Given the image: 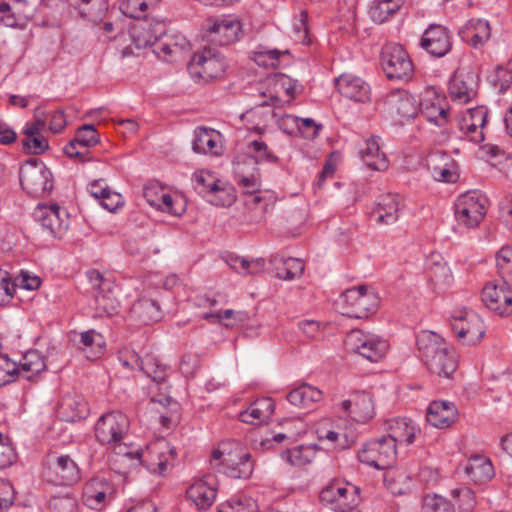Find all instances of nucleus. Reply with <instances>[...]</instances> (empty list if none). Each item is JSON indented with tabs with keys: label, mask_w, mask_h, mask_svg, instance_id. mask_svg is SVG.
Segmentation results:
<instances>
[{
	"label": "nucleus",
	"mask_w": 512,
	"mask_h": 512,
	"mask_svg": "<svg viewBox=\"0 0 512 512\" xmlns=\"http://www.w3.org/2000/svg\"><path fill=\"white\" fill-rule=\"evenodd\" d=\"M133 29V37H137V46H150L153 53L162 61L174 62L180 59L189 50V42L179 33L166 34L165 24L157 21L154 25Z\"/></svg>",
	"instance_id": "f257e3e1"
},
{
	"label": "nucleus",
	"mask_w": 512,
	"mask_h": 512,
	"mask_svg": "<svg viewBox=\"0 0 512 512\" xmlns=\"http://www.w3.org/2000/svg\"><path fill=\"white\" fill-rule=\"evenodd\" d=\"M416 345L420 358L431 373L448 378L456 370L454 356L440 335L421 331L416 336Z\"/></svg>",
	"instance_id": "f03ea898"
},
{
	"label": "nucleus",
	"mask_w": 512,
	"mask_h": 512,
	"mask_svg": "<svg viewBox=\"0 0 512 512\" xmlns=\"http://www.w3.org/2000/svg\"><path fill=\"white\" fill-rule=\"evenodd\" d=\"M210 463L218 472L233 479H248L254 470L251 454L239 443H220L212 451Z\"/></svg>",
	"instance_id": "7ed1b4c3"
},
{
	"label": "nucleus",
	"mask_w": 512,
	"mask_h": 512,
	"mask_svg": "<svg viewBox=\"0 0 512 512\" xmlns=\"http://www.w3.org/2000/svg\"><path fill=\"white\" fill-rule=\"evenodd\" d=\"M360 488L345 479L329 480L319 492L321 505L334 512H349L361 501Z\"/></svg>",
	"instance_id": "20e7f679"
},
{
	"label": "nucleus",
	"mask_w": 512,
	"mask_h": 512,
	"mask_svg": "<svg viewBox=\"0 0 512 512\" xmlns=\"http://www.w3.org/2000/svg\"><path fill=\"white\" fill-rule=\"evenodd\" d=\"M226 68L225 57L210 47L195 53L187 67L191 78L199 83H207L222 77Z\"/></svg>",
	"instance_id": "39448f33"
},
{
	"label": "nucleus",
	"mask_w": 512,
	"mask_h": 512,
	"mask_svg": "<svg viewBox=\"0 0 512 512\" xmlns=\"http://www.w3.org/2000/svg\"><path fill=\"white\" fill-rule=\"evenodd\" d=\"M379 299L376 293L368 290L365 285L344 291L338 300L342 314L350 318L363 319L375 313Z\"/></svg>",
	"instance_id": "423d86ee"
},
{
	"label": "nucleus",
	"mask_w": 512,
	"mask_h": 512,
	"mask_svg": "<svg viewBox=\"0 0 512 512\" xmlns=\"http://www.w3.org/2000/svg\"><path fill=\"white\" fill-rule=\"evenodd\" d=\"M381 67L389 80L409 81L414 75V65L408 52L397 43H387L380 55Z\"/></svg>",
	"instance_id": "0eeeda50"
},
{
	"label": "nucleus",
	"mask_w": 512,
	"mask_h": 512,
	"mask_svg": "<svg viewBox=\"0 0 512 512\" xmlns=\"http://www.w3.org/2000/svg\"><path fill=\"white\" fill-rule=\"evenodd\" d=\"M19 179L23 190L33 197H42L53 189L52 173L38 159H30L20 167Z\"/></svg>",
	"instance_id": "6e6552de"
},
{
	"label": "nucleus",
	"mask_w": 512,
	"mask_h": 512,
	"mask_svg": "<svg viewBox=\"0 0 512 512\" xmlns=\"http://www.w3.org/2000/svg\"><path fill=\"white\" fill-rule=\"evenodd\" d=\"M488 199L478 190L468 191L458 196L454 204L455 218L459 225L477 227L487 213Z\"/></svg>",
	"instance_id": "1a4fd4ad"
},
{
	"label": "nucleus",
	"mask_w": 512,
	"mask_h": 512,
	"mask_svg": "<svg viewBox=\"0 0 512 512\" xmlns=\"http://www.w3.org/2000/svg\"><path fill=\"white\" fill-rule=\"evenodd\" d=\"M345 345L349 351L361 355L370 362L382 360L389 348V344L384 338L360 329L348 333Z\"/></svg>",
	"instance_id": "9d476101"
},
{
	"label": "nucleus",
	"mask_w": 512,
	"mask_h": 512,
	"mask_svg": "<svg viewBox=\"0 0 512 512\" xmlns=\"http://www.w3.org/2000/svg\"><path fill=\"white\" fill-rule=\"evenodd\" d=\"M396 457L397 447L393 444V440L386 436L368 441L358 452V458L362 463L379 470L392 467Z\"/></svg>",
	"instance_id": "9b49d317"
},
{
	"label": "nucleus",
	"mask_w": 512,
	"mask_h": 512,
	"mask_svg": "<svg viewBox=\"0 0 512 512\" xmlns=\"http://www.w3.org/2000/svg\"><path fill=\"white\" fill-rule=\"evenodd\" d=\"M128 431V417L120 411L103 414L95 425V437L106 447L128 439Z\"/></svg>",
	"instance_id": "f8f14e48"
},
{
	"label": "nucleus",
	"mask_w": 512,
	"mask_h": 512,
	"mask_svg": "<svg viewBox=\"0 0 512 512\" xmlns=\"http://www.w3.org/2000/svg\"><path fill=\"white\" fill-rule=\"evenodd\" d=\"M44 475L48 482L57 486H71L81 478L78 465L69 455L50 457Z\"/></svg>",
	"instance_id": "ddd939ff"
},
{
	"label": "nucleus",
	"mask_w": 512,
	"mask_h": 512,
	"mask_svg": "<svg viewBox=\"0 0 512 512\" xmlns=\"http://www.w3.org/2000/svg\"><path fill=\"white\" fill-rule=\"evenodd\" d=\"M451 327L458 340L467 345H475L485 334L482 319L473 311L464 310L454 315Z\"/></svg>",
	"instance_id": "4468645a"
},
{
	"label": "nucleus",
	"mask_w": 512,
	"mask_h": 512,
	"mask_svg": "<svg viewBox=\"0 0 512 512\" xmlns=\"http://www.w3.org/2000/svg\"><path fill=\"white\" fill-rule=\"evenodd\" d=\"M419 45L433 57H444L452 49V32L441 24H430L423 32Z\"/></svg>",
	"instance_id": "2eb2a0df"
},
{
	"label": "nucleus",
	"mask_w": 512,
	"mask_h": 512,
	"mask_svg": "<svg viewBox=\"0 0 512 512\" xmlns=\"http://www.w3.org/2000/svg\"><path fill=\"white\" fill-rule=\"evenodd\" d=\"M510 284L487 283L482 290V302L500 316L512 313V291Z\"/></svg>",
	"instance_id": "dca6fc26"
},
{
	"label": "nucleus",
	"mask_w": 512,
	"mask_h": 512,
	"mask_svg": "<svg viewBox=\"0 0 512 512\" xmlns=\"http://www.w3.org/2000/svg\"><path fill=\"white\" fill-rule=\"evenodd\" d=\"M385 106L391 117L399 122L412 119L419 112V103L405 90L389 93L385 99Z\"/></svg>",
	"instance_id": "f3484780"
},
{
	"label": "nucleus",
	"mask_w": 512,
	"mask_h": 512,
	"mask_svg": "<svg viewBox=\"0 0 512 512\" xmlns=\"http://www.w3.org/2000/svg\"><path fill=\"white\" fill-rule=\"evenodd\" d=\"M176 448L165 439H159L148 447L146 459L150 472L164 475L168 467L173 466L176 459Z\"/></svg>",
	"instance_id": "a211bd4d"
},
{
	"label": "nucleus",
	"mask_w": 512,
	"mask_h": 512,
	"mask_svg": "<svg viewBox=\"0 0 512 512\" xmlns=\"http://www.w3.org/2000/svg\"><path fill=\"white\" fill-rule=\"evenodd\" d=\"M241 33V23L236 18L223 17L216 19L207 28L206 38L214 45L226 46L236 42Z\"/></svg>",
	"instance_id": "6ab92c4d"
},
{
	"label": "nucleus",
	"mask_w": 512,
	"mask_h": 512,
	"mask_svg": "<svg viewBox=\"0 0 512 512\" xmlns=\"http://www.w3.org/2000/svg\"><path fill=\"white\" fill-rule=\"evenodd\" d=\"M217 480L214 475L208 474L194 480L186 491L187 498L199 510H206L212 506L216 499Z\"/></svg>",
	"instance_id": "aec40b11"
},
{
	"label": "nucleus",
	"mask_w": 512,
	"mask_h": 512,
	"mask_svg": "<svg viewBox=\"0 0 512 512\" xmlns=\"http://www.w3.org/2000/svg\"><path fill=\"white\" fill-rule=\"evenodd\" d=\"M426 166L436 181L454 183L459 178L456 163L446 152L434 151L429 153L426 158Z\"/></svg>",
	"instance_id": "412c9836"
},
{
	"label": "nucleus",
	"mask_w": 512,
	"mask_h": 512,
	"mask_svg": "<svg viewBox=\"0 0 512 512\" xmlns=\"http://www.w3.org/2000/svg\"><path fill=\"white\" fill-rule=\"evenodd\" d=\"M382 145L380 136L371 135L359 147L358 155L361 161L371 170L385 171L389 167V160L382 150Z\"/></svg>",
	"instance_id": "4be33fe9"
},
{
	"label": "nucleus",
	"mask_w": 512,
	"mask_h": 512,
	"mask_svg": "<svg viewBox=\"0 0 512 512\" xmlns=\"http://www.w3.org/2000/svg\"><path fill=\"white\" fill-rule=\"evenodd\" d=\"M342 411L352 420L364 423L374 416L372 397L365 391H357L340 404Z\"/></svg>",
	"instance_id": "5701e85b"
},
{
	"label": "nucleus",
	"mask_w": 512,
	"mask_h": 512,
	"mask_svg": "<svg viewBox=\"0 0 512 512\" xmlns=\"http://www.w3.org/2000/svg\"><path fill=\"white\" fill-rule=\"evenodd\" d=\"M60 206L56 203L38 205L33 213L35 220L40 224L42 230L52 237H61L66 230V224L60 217Z\"/></svg>",
	"instance_id": "b1692460"
},
{
	"label": "nucleus",
	"mask_w": 512,
	"mask_h": 512,
	"mask_svg": "<svg viewBox=\"0 0 512 512\" xmlns=\"http://www.w3.org/2000/svg\"><path fill=\"white\" fill-rule=\"evenodd\" d=\"M419 111L426 119L437 126L448 122V107L444 96L435 92H427L419 102Z\"/></svg>",
	"instance_id": "393cba45"
},
{
	"label": "nucleus",
	"mask_w": 512,
	"mask_h": 512,
	"mask_svg": "<svg viewBox=\"0 0 512 512\" xmlns=\"http://www.w3.org/2000/svg\"><path fill=\"white\" fill-rule=\"evenodd\" d=\"M338 92L355 102H366L370 99V87L360 77L342 74L336 79Z\"/></svg>",
	"instance_id": "a878e982"
},
{
	"label": "nucleus",
	"mask_w": 512,
	"mask_h": 512,
	"mask_svg": "<svg viewBox=\"0 0 512 512\" xmlns=\"http://www.w3.org/2000/svg\"><path fill=\"white\" fill-rule=\"evenodd\" d=\"M457 417V409L452 402L432 401L426 413L427 422L436 428L449 427Z\"/></svg>",
	"instance_id": "bb28decb"
},
{
	"label": "nucleus",
	"mask_w": 512,
	"mask_h": 512,
	"mask_svg": "<svg viewBox=\"0 0 512 512\" xmlns=\"http://www.w3.org/2000/svg\"><path fill=\"white\" fill-rule=\"evenodd\" d=\"M451 98L460 104L472 100L477 94V80L472 73L455 75L449 84Z\"/></svg>",
	"instance_id": "cd10ccee"
},
{
	"label": "nucleus",
	"mask_w": 512,
	"mask_h": 512,
	"mask_svg": "<svg viewBox=\"0 0 512 512\" xmlns=\"http://www.w3.org/2000/svg\"><path fill=\"white\" fill-rule=\"evenodd\" d=\"M419 428L414 422L408 418H394L388 422V439L393 440V444L397 447V443H405L410 445L414 442Z\"/></svg>",
	"instance_id": "c85d7f7f"
},
{
	"label": "nucleus",
	"mask_w": 512,
	"mask_h": 512,
	"mask_svg": "<svg viewBox=\"0 0 512 512\" xmlns=\"http://www.w3.org/2000/svg\"><path fill=\"white\" fill-rule=\"evenodd\" d=\"M58 414L66 422H75L87 416L88 404L81 395L67 394L60 402Z\"/></svg>",
	"instance_id": "c756f323"
},
{
	"label": "nucleus",
	"mask_w": 512,
	"mask_h": 512,
	"mask_svg": "<svg viewBox=\"0 0 512 512\" xmlns=\"http://www.w3.org/2000/svg\"><path fill=\"white\" fill-rule=\"evenodd\" d=\"M275 408L272 398L263 397L256 399L250 406L240 413L239 418L248 424H259L267 421L273 414Z\"/></svg>",
	"instance_id": "7c9ffc66"
},
{
	"label": "nucleus",
	"mask_w": 512,
	"mask_h": 512,
	"mask_svg": "<svg viewBox=\"0 0 512 512\" xmlns=\"http://www.w3.org/2000/svg\"><path fill=\"white\" fill-rule=\"evenodd\" d=\"M158 187L153 184L145 185L143 188V196L145 197L147 203L155 207L163 212L169 213L173 216H180L184 212V207L180 206L179 208L174 207V199L168 193H164L157 191Z\"/></svg>",
	"instance_id": "2f4dec72"
},
{
	"label": "nucleus",
	"mask_w": 512,
	"mask_h": 512,
	"mask_svg": "<svg viewBox=\"0 0 512 512\" xmlns=\"http://www.w3.org/2000/svg\"><path fill=\"white\" fill-rule=\"evenodd\" d=\"M399 201L396 194L382 195L373 210L375 220L379 224L390 225L395 223L399 217Z\"/></svg>",
	"instance_id": "473e14b6"
},
{
	"label": "nucleus",
	"mask_w": 512,
	"mask_h": 512,
	"mask_svg": "<svg viewBox=\"0 0 512 512\" xmlns=\"http://www.w3.org/2000/svg\"><path fill=\"white\" fill-rule=\"evenodd\" d=\"M220 134L213 129L198 128L195 130L192 148L196 153L218 155Z\"/></svg>",
	"instance_id": "72a5a7b5"
},
{
	"label": "nucleus",
	"mask_w": 512,
	"mask_h": 512,
	"mask_svg": "<svg viewBox=\"0 0 512 512\" xmlns=\"http://www.w3.org/2000/svg\"><path fill=\"white\" fill-rule=\"evenodd\" d=\"M469 44L478 48L486 43L491 35L490 24L485 19H470L463 32Z\"/></svg>",
	"instance_id": "f704fd0d"
},
{
	"label": "nucleus",
	"mask_w": 512,
	"mask_h": 512,
	"mask_svg": "<svg viewBox=\"0 0 512 512\" xmlns=\"http://www.w3.org/2000/svg\"><path fill=\"white\" fill-rule=\"evenodd\" d=\"M170 367L153 354L143 356L141 371L157 385H163L170 374Z\"/></svg>",
	"instance_id": "c9c22d12"
},
{
	"label": "nucleus",
	"mask_w": 512,
	"mask_h": 512,
	"mask_svg": "<svg viewBox=\"0 0 512 512\" xmlns=\"http://www.w3.org/2000/svg\"><path fill=\"white\" fill-rule=\"evenodd\" d=\"M322 396L323 394L318 388L308 383H302L288 393L287 400L294 406L307 408L310 404L319 402Z\"/></svg>",
	"instance_id": "e433bc0d"
},
{
	"label": "nucleus",
	"mask_w": 512,
	"mask_h": 512,
	"mask_svg": "<svg viewBox=\"0 0 512 512\" xmlns=\"http://www.w3.org/2000/svg\"><path fill=\"white\" fill-rule=\"evenodd\" d=\"M318 447L315 444L299 445L287 449L281 453V458L293 466L302 467L310 464L317 453Z\"/></svg>",
	"instance_id": "4c0bfd02"
},
{
	"label": "nucleus",
	"mask_w": 512,
	"mask_h": 512,
	"mask_svg": "<svg viewBox=\"0 0 512 512\" xmlns=\"http://www.w3.org/2000/svg\"><path fill=\"white\" fill-rule=\"evenodd\" d=\"M19 365L20 378L31 380L33 376L44 371L46 363L42 355L36 350L26 352Z\"/></svg>",
	"instance_id": "58836bf2"
},
{
	"label": "nucleus",
	"mask_w": 512,
	"mask_h": 512,
	"mask_svg": "<svg viewBox=\"0 0 512 512\" xmlns=\"http://www.w3.org/2000/svg\"><path fill=\"white\" fill-rule=\"evenodd\" d=\"M401 7V0H374L369 9L373 22L382 24L396 14Z\"/></svg>",
	"instance_id": "ea45409f"
},
{
	"label": "nucleus",
	"mask_w": 512,
	"mask_h": 512,
	"mask_svg": "<svg viewBox=\"0 0 512 512\" xmlns=\"http://www.w3.org/2000/svg\"><path fill=\"white\" fill-rule=\"evenodd\" d=\"M133 312L144 323L159 321L162 318V311L159 303L151 298L143 297L133 305Z\"/></svg>",
	"instance_id": "a19ab883"
},
{
	"label": "nucleus",
	"mask_w": 512,
	"mask_h": 512,
	"mask_svg": "<svg viewBox=\"0 0 512 512\" xmlns=\"http://www.w3.org/2000/svg\"><path fill=\"white\" fill-rule=\"evenodd\" d=\"M284 122L295 126L297 134L303 138L313 139L318 136L322 126L312 118H301L293 115H285Z\"/></svg>",
	"instance_id": "79ce46f5"
},
{
	"label": "nucleus",
	"mask_w": 512,
	"mask_h": 512,
	"mask_svg": "<svg viewBox=\"0 0 512 512\" xmlns=\"http://www.w3.org/2000/svg\"><path fill=\"white\" fill-rule=\"evenodd\" d=\"M103 338L102 335L89 330L81 333L80 345L83 352L88 359H95L103 352Z\"/></svg>",
	"instance_id": "37998d69"
},
{
	"label": "nucleus",
	"mask_w": 512,
	"mask_h": 512,
	"mask_svg": "<svg viewBox=\"0 0 512 512\" xmlns=\"http://www.w3.org/2000/svg\"><path fill=\"white\" fill-rule=\"evenodd\" d=\"M194 190L204 199L210 192L215 191V187L220 180L210 171L198 170L192 176Z\"/></svg>",
	"instance_id": "c03bdc74"
},
{
	"label": "nucleus",
	"mask_w": 512,
	"mask_h": 512,
	"mask_svg": "<svg viewBox=\"0 0 512 512\" xmlns=\"http://www.w3.org/2000/svg\"><path fill=\"white\" fill-rule=\"evenodd\" d=\"M86 277L94 291V297L100 304V299L105 300L112 290V282L106 279L98 270L92 269L86 272Z\"/></svg>",
	"instance_id": "a18cd8bd"
},
{
	"label": "nucleus",
	"mask_w": 512,
	"mask_h": 512,
	"mask_svg": "<svg viewBox=\"0 0 512 512\" xmlns=\"http://www.w3.org/2000/svg\"><path fill=\"white\" fill-rule=\"evenodd\" d=\"M102 486V481L98 479H93L85 485L83 490V500L88 507L98 509L104 502L106 498V491L100 489Z\"/></svg>",
	"instance_id": "49530a36"
},
{
	"label": "nucleus",
	"mask_w": 512,
	"mask_h": 512,
	"mask_svg": "<svg viewBox=\"0 0 512 512\" xmlns=\"http://www.w3.org/2000/svg\"><path fill=\"white\" fill-rule=\"evenodd\" d=\"M206 200L215 206H231L236 201L235 189L229 184L220 182L215 187V191L209 193Z\"/></svg>",
	"instance_id": "de8ad7c7"
},
{
	"label": "nucleus",
	"mask_w": 512,
	"mask_h": 512,
	"mask_svg": "<svg viewBox=\"0 0 512 512\" xmlns=\"http://www.w3.org/2000/svg\"><path fill=\"white\" fill-rule=\"evenodd\" d=\"M275 270L279 279L292 280L302 275L304 262L301 259L289 257L276 265Z\"/></svg>",
	"instance_id": "09e8293b"
},
{
	"label": "nucleus",
	"mask_w": 512,
	"mask_h": 512,
	"mask_svg": "<svg viewBox=\"0 0 512 512\" xmlns=\"http://www.w3.org/2000/svg\"><path fill=\"white\" fill-rule=\"evenodd\" d=\"M496 267L503 282L512 285V247L504 246L497 252Z\"/></svg>",
	"instance_id": "8fccbe9b"
},
{
	"label": "nucleus",
	"mask_w": 512,
	"mask_h": 512,
	"mask_svg": "<svg viewBox=\"0 0 512 512\" xmlns=\"http://www.w3.org/2000/svg\"><path fill=\"white\" fill-rule=\"evenodd\" d=\"M160 0H122L120 2L121 12L130 18L139 19L145 15L148 7H153Z\"/></svg>",
	"instance_id": "3c124183"
},
{
	"label": "nucleus",
	"mask_w": 512,
	"mask_h": 512,
	"mask_svg": "<svg viewBox=\"0 0 512 512\" xmlns=\"http://www.w3.org/2000/svg\"><path fill=\"white\" fill-rule=\"evenodd\" d=\"M290 36L296 43L303 45L312 43V36L308 27V13L305 10L299 13L298 19L293 23Z\"/></svg>",
	"instance_id": "603ef678"
},
{
	"label": "nucleus",
	"mask_w": 512,
	"mask_h": 512,
	"mask_svg": "<svg viewBox=\"0 0 512 512\" xmlns=\"http://www.w3.org/2000/svg\"><path fill=\"white\" fill-rule=\"evenodd\" d=\"M422 512H455L454 505L438 494H428L422 500Z\"/></svg>",
	"instance_id": "864d4df0"
},
{
	"label": "nucleus",
	"mask_w": 512,
	"mask_h": 512,
	"mask_svg": "<svg viewBox=\"0 0 512 512\" xmlns=\"http://www.w3.org/2000/svg\"><path fill=\"white\" fill-rule=\"evenodd\" d=\"M20 378L19 365L7 354L0 353V386L10 384Z\"/></svg>",
	"instance_id": "5fc2aeb1"
},
{
	"label": "nucleus",
	"mask_w": 512,
	"mask_h": 512,
	"mask_svg": "<svg viewBox=\"0 0 512 512\" xmlns=\"http://www.w3.org/2000/svg\"><path fill=\"white\" fill-rule=\"evenodd\" d=\"M488 79L499 93H505L512 84L511 68L498 65L489 75Z\"/></svg>",
	"instance_id": "6e6d98bb"
},
{
	"label": "nucleus",
	"mask_w": 512,
	"mask_h": 512,
	"mask_svg": "<svg viewBox=\"0 0 512 512\" xmlns=\"http://www.w3.org/2000/svg\"><path fill=\"white\" fill-rule=\"evenodd\" d=\"M451 497L456 499L458 507L463 512H471L477 504L475 493L469 487H460L451 490Z\"/></svg>",
	"instance_id": "4d7b16f0"
},
{
	"label": "nucleus",
	"mask_w": 512,
	"mask_h": 512,
	"mask_svg": "<svg viewBox=\"0 0 512 512\" xmlns=\"http://www.w3.org/2000/svg\"><path fill=\"white\" fill-rule=\"evenodd\" d=\"M248 148L251 152L254 153V164L259 162H278V157L269 149L268 145L261 140H254L250 142Z\"/></svg>",
	"instance_id": "13d9d810"
},
{
	"label": "nucleus",
	"mask_w": 512,
	"mask_h": 512,
	"mask_svg": "<svg viewBox=\"0 0 512 512\" xmlns=\"http://www.w3.org/2000/svg\"><path fill=\"white\" fill-rule=\"evenodd\" d=\"M75 138L76 142H80V147L85 150L99 142V134L92 124H85L80 127Z\"/></svg>",
	"instance_id": "bf43d9fd"
},
{
	"label": "nucleus",
	"mask_w": 512,
	"mask_h": 512,
	"mask_svg": "<svg viewBox=\"0 0 512 512\" xmlns=\"http://www.w3.org/2000/svg\"><path fill=\"white\" fill-rule=\"evenodd\" d=\"M458 126L463 135L474 143H481L484 140L483 128L480 125L469 122V119L458 120Z\"/></svg>",
	"instance_id": "052dcab7"
},
{
	"label": "nucleus",
	"mask_w": 512,
	"mask_h": 512,
	"mask_svg": "<svg viewBox=\"0 0 512 512\" xmlns=\"http://www.w3.org/2000/svg\"><path fill=\"white\" fill-rule=\"evenodd\" d=\"M25 138L23 139V146L29 153L42 154L48 147V141L39 133L30 136L29 133H24Z\"/></svg>",
	"instance_id": "680f3d73"
},
{
	"label": "nucleus",
	"mask_w": 512,
	"mask_h": 512,
	"mask_svg": "<svg viewBox=\"0 0 512 512\" xmlns=\"http://www.w3.org/2000/svg\"><path fill=\"white\" fill-rule=\"evenodd\" d=\"M107 448L116 455L127 457L128 459L134 461H142V453L139 451V449L135 448L131 444H128L127 439L124 441H118Z\"/></svg>",
	"instance_id": "e2e57ef3"
},
{
	"label": "nucleus",
	"mask_w": 512,
	"mask_h": 512,
	"mask_svg": "<svg viewBox=\"0 0 512 512\" xmlns=\"http://www.w3.org/2000/svg\"><path fill=\"white\" fill-rule=\"evenodd\" d=\"M488 116V109L485 106H477L467 109L462 115L461 119H469V122L475 123L484 127Z\"/></svg>",
	"instance_id": "0e129e2a"
},
{
	"label": "nucleus",
	"mask_w": 512,
	"mask_h": 512,
	"mask_svg": "<svg viewBox=\"0 0 512 512\" xmlns=\"http://www.w3.org/2000/svg\"><path fill=\"white\" fill-rule=\"evenodd\" d=\"M238 184L248 194H255L260 190L259 173H252L250 176H239Z\"/></svg>",
	"instance_id": "69168bd1"
},
{
	"label": "nucleus",
	"mask_w": 512,
	"mask_h": 512,
	"mask_svg": "<svg viewBox=\"0 0 512 512\" xmlns=\"http://www.w3.org/2000/svg\"><path fill=\"white\" fill-rule=\"evenodd\" d=\"M280 55L281 52L278 50L260 51L256 54L255 61L260 66L275 68L278 66Z\"/></svg>",
	"instance_id": "338daca9"
},
{
	"label": "nucleus",
	"mask_w": 512,
	"mask_h": 512,
	"mask_svg": "<svg viewBox=\"0 0 512 512\" xmlns=\"http://www.w3.org/2000/svg\"><path fill=\"white\" fill-rule=\"evenodd\" d=\"M99 204L106 210L114 212L123 205L122 196L110 189L109 192L99 200Z\"/></svg>",
	"instance_id": "774afa93"
}]
</instances>
